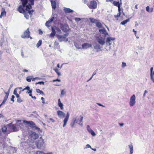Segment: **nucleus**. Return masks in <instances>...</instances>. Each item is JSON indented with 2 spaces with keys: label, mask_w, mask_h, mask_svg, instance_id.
<instances>
[{
  "label": "nucleus",
  "mask_w": 154,
  "mask_h": 154,
  "mask_svg": "<svg viewBox=\"0 0 154 154\" xmlns=\"http://www.w3.org/2000/svg\"><path fill=\"white\" fill-rule=\"evenodd\" d=\"M20 1L21 5L17 8V11L20 13L23 14L24 15V17L27 19H28L29 18V16L24 9L26 5H27L28 2V0H20Z\"/></svg>",
  "instance_id": "1"
},
{
  "label": "nucleus",
  "mask_w": 154,
  "mask_h": 154,
  "mask_svg": "<svg viewBox=\"0 0 154 154\" xmlns=\"http://www.w3.org/2000/svg\"><path fill=\"white\" fill-rule=\"evenodd\" d=\"M68 35L69 33H66L63 36L61 35H57L56 37L60 42H61L62 41L67 42L68 40V39L66 38V37Z\"/></svg>",
  "instance_id": "2"
},
{
  "label": "nucleus",
  "mask_w": 154,
  "mask_h": 154,
  "mask_svg": "<svg viewBox=\"0 0 154 154\" xmlns=\"http://www.w3.org/2000/svg\"><path fill=\"white\" fill-rule=\"evenodd\" d=\"M60 29L64 32L67 33V32L69 31L70 29L69 26L67 24L60 23Z\"/></svg>",
  "instance_id": "3"
},
{
  "label": "nucleus",
  "mask_w": 154,
  "mask_h": 154,
  "mask_svg": "<svg viewBox=\"0 0 154 154\" xmlns=\"http://www.w3.org/2000/svg\"><path fill=\"white\" fill-rule=\"evenodd\" d=\"M32 5L30 4H28L26 5V6H25L26 8L25 11L28 12L31 17L32 15V13L34 11V10L32 9L30 10L32 8Z\"/></svg>",
  "instance_id": "4"
},
{
  "label": "nucleus",
  "mask_w": 154,
  "mask_h": 154,
  "mask_svg": "<svg viewBox=\"0 0 154 154\" xmlns=\"http://www.w3.org/2000/svg\"><path fill=\"white\" fill-rule=\"evenodd\" d=\"M35 143L37 147L39 149H41L44 145V140L41 138H40Z\"/></svg>",
  "instance_id": "5"
},
{
  "label": "nucleus",
  "mask_w": 154,
  "mask_h": 154,
  "mask_svg": "<svg viewBox=\"0 0 154 154\" xmlns=\"http://www.w3.org/2000/svg\"><path fill=\"white\" fill-rule=\"evenodd\" d=\"M83 119V117L82 116H80V120H77L76 118H73L72 122L70 123V126L71 127L73 128L74 127L75 123L80 124L82 121Z\"/></svg>",
  "instance_id": "6"
},
{
  "label": "nucleus",
  "mask_w": 154,
  "mask_h": 154,
  "mask_svg": "<svg viewBox=\"0 0 154 154\" xmlns=\"http://www.w3.org/2000/svg\"><path fill=\"white\" fill-rule=\"evenodd\" d=\"M89 20L91 23H95L97 27L99 28L102 27V25L99 20L92 18H90Z\"/></svg>",
  "instance_id": "7"
},
{
  "label": "nucleus",
  "mask_w": 154,
  "mask_h": 154,
  "mask_svg": "<svg viewBox=\"0 0 154 154\" xmlns=\"http://www.w3.org/2000/svg\"><path fill=\"white\" fill-rule=\"evenodd\" d=\"M87 5L90 9H94L97 8V4L95 1H91L90 2L89 4Z\"/></svg>",
  "instance_id": "8"
},
{
  "label": "nucleus",
  "mask_w": 154,
  "mask_h": 154,
  "mask_svg": "<svg viewBox=\"0 0 154 154\" xmlns=\"http://www.w3.org/2000/svg\"><path fill=\"white\" fill-rule=\"evenodd\" d=\"M8 128L10 130V132H14L17 131L16 125L12 124L11 123L7 125Z\"/></svg>",
  "instance_id": "9"
},
{
  "label": "nucleus",
  "mask_w": 154,
  "mask_h": 154,
  "mask_svg": "<svg viewBox=\"0 0 154 154\" xmlns=\"http://www.w3.org/2000/svg\"><path fill=\"white\" fill-rule=\"evenodd\" d=\"M136 97L134 94H133L130 98L129 105L131 106H133L136 103Z\"/></svg>",
  "instance_id": "10"
},
{
  "label": "nucleus",
  "mask_w": 154,
  "mask_h": 154,
  "mask_svg": "<svg viewBox=\"0 0 154 154\" xmlns=\"http://www.w3.org/2000/svg\"><path fill=\"white\" fill-rule=\"evenodd\" d=\"M22 38H27L30 37V32L29 31V28H28L24 32L23 35L21 36Z\"/></svg>",
  "instance_id": "11"
},
{
  "label": "nucleus",
  "mask_w": 154,
  "mask_h": 154,
  "mask_svg": "<svg viewBox=\"0 0 154 154\" xmlns=\"http://www.w3.org/2000/svg\"><path fill=\"white\" fill-rule=\"evenodd\" d=\"M25 90H27L26 93L28 94L29 96H31L32 93V89H30L29 87V86H27L25 88H23L21 91H23Z\"/></svg>",
  "instance_id": "12"
},
{
  "label": "nucleus",
  "mask_w": 154,
  "mask_h": 154,
  "mask_svg": "<svg viewBox=\"0 0 154 154\" xmlns=\"http://www.w3.org/2000/svg\"><path fill=\"white\" fill-rule=\"evenodd\" d=\"M9 90H10V89H9L8 90V91L7 92H5V95L4 97V100H3V101H2V103L1 104H2H2L5 103L6 101V100L8 97V95H9Z\"/></svg>",
  "instance_id": "13"
},
{
  "label": "nucleus",
  "mask_w": 154,
  "mask_h": 154,
  "mask_svg": "<svg viewBox=\"0 0 154 154\" xmlns=\"http://www.w3.org/2000/svg\"><path fill=\"white\" fill-rule=\"evenodd\" d=\"M23 123H25L29 125L30 126L32 127H34L35 125V123L32 121H27L26 120H24L23 121Z\"/></svg>",
  "instance_id": "14"
},
{
  "label": "nucleus",
  "mask_w": 154,
  "mask_h": 154,
  "mask_svg": "<svg viewBox=\"0 0 154 154\" xmlns=\"http://www.w3.org/2000/svg\"><path fill=\"white\" fill-rule=\"evenodd\" d=\"M69 113H68L66 115V116L65 118L64 119L63 122V127H65L67 124V123L68 121L69 118Z\"/></svg>",
  "instance_id": "15"
},
{
  "label": "nucleus",
  "mask_w": 154,
  "mask_h": 154,
  "mask_svg": "<svg viewBox=\"0 0 154 154\" xmlns=\"http://www.w3.org/2000/svg\"><path fill=\"white\" fill-rule=\"evenodd\" d=\"M97 41H98V42L101 45H103L105 43V42L103 39L102 38V37H97Z\"/></svg>",
  "instance_id": "16"
},
{
  "label": "nucleus",
  "mask_w": 154,
  "mask_h": 154,
  "mask_svg": "<svg viewBox=\"0 0 154 154\" xmlns=\"http://www.w3.org/2000/svg\"><path fill=\"white\" fill-rule=\"evenodd\" d=\"M54 17H52L48 21L45 23V25L48 27H49L50 26V24L53 21Z\"/></svg>",
  "instance_id": "17"
},
{
  "label": "nucleus",
  "mask_w": 154,
  "mask_h": 154,
  "mask_svg": "<svg viewBox=\"0 0 154 154\" xmlns=\"http://www.w3.org/2000/svg\"><path fill=\"white\" fill-rule=\"evenodd\" d=\"M54 17H52L48 21L45 23V25L48 27H49L50 26V24L53 21Z\"/></svg>",
  "instance_id": "18"
},
{
  "label": "nucleus",
  "mask_w": 154,
  "mask_h": 154,
  "mask_svg": "<svg viewBox=\"0 0 154 154\" xmlns=\"http://www.w3.org/2000/svg\"><path fill=\"white\" fill-rule=\"evenodd\" d=\"M92 45L91 44L85 43L83 44L82 45V48L83 49H87L88 48L91 47Z\"/></svg>",
  "instance_id": "19"
},
{
  "label": "nucleus",
  "mask_w": 154,
  "mask_h": 154,
  "mask_svg": "<svg viewBox=\"0 0 154 154\" xmlns=\"http://www.w3.org/2000/svg\"><path fill=\"white\" fill-rule=\"evenodd\" d=\"M7 43V42H6L4 38H1L0 42V47H2L3 46L5 45Z\"/></svg>",
  "instance_id": "20"
},
{
  "label": "nucleus",
  "mask_w": 154,
  "mask_h": 154,
  "mask_svg": "<svg viewBox=\"0 0 154 154\" xmlns=\"http://www.w3.org/2000/svg\"><path fill=\"white\" fill-rule=\"evenodd\" d=\"M57 115L60 118L64 116L65 115L64 112L60 110H58L57 111Z\"/></svg>",
  "instance_id": "21"
},
{
  "label": "nucleus",
  "mask_w": 154,
  "mask_h": 154,
  "mask_svg": "<svg viewBox=\"0 0 154 154\" xmlns=\"http://www.w3.org/2000/svg\"><path fill=\"white\" fill-rule=\"evenodd\" d=\"M51 2L52 9H55L56 6V2L55 1H53L52 0H51Z\"/></svg>",
  "instance_id": "22"
},
{
  "label": "nucleus",
  "mask_w": 154,
  "mask_h": 154,
  "mask_svg": "<svg viewBox=\"0 0 154 154\" xmlns=\"http://www.w3.org/2000/svg\"><path fill=\"white\" fill-rule=\"evenodd\" d=\"M63 10L66 13H72L73 11V10L70 9L65 7L64 8Z\"/></svg>",
  "instance_id": "23"
},
{
  "label": "nucleus",
  "mask_w": 154,
  "mask_h": 154,
  "mask_svg": "<svg viewBox=\"0 0 154 154\" xmlns=\"http://www.w3.org/2000/svg\"><path fill=\"white\" fill-rule=\"evenodd\" d=\"M6 14V12L5 11V9L4 8H2L1 13L0 15V18H1L2 17L5 16Z\"/></svg>",
  "instance_id": "24"
},
{
  "label": "nucleus",
  "mask_w": 154,
  "mask_h": 154,
  "mask_svg": "<svg viewBox=\"0 0 154 154\" xmlns=\"http://www.w3.org/2000/svg\"><path fill=\"white\" fill-rule=\"evenodd\" d=\"M52 32L50 34V36L51 37H53L55 35L56 32L54 29L53 27H52L51 28Z\"/></svg>",
  "instance_id": "25"
},
{
  "label": "nucleus",
  "mask_w": 154,
  "mask_h": 154,
  "mask_svg": "<svg viewBox=\"0 0 154 154\" xmlns=\"http://www.w3.org/2000/svg\"><path fill=\"white\" fill-rule=\"evenodd\" d=\"M58 105L60 107L61 109L62 110L63 109V105L61 103L60 99H59L58 100Z\"/></svg>",
  "instance_id": "26"
},
{
  "label": "nucleus",
  "mask_w": 154,
  "mask_h": 154,
  "mask_svg": "<svg viewBox=\"0 0 154 154\" xmlns=\"http://www.w3.org/2000/svg\"><path fill=\"white\" fill-rule=\"evenodd\" d=\"M115 39V38H114L108 37L106 39V42L109 43V45H110L111 44V43H110V41L111 40H114Z\"/></svg>",
  "instance_id": "27"
},
{
  "label": "nucleus",
  "mask_w": 154,
  "mask_h": 154,
  "mask_svg": "<svg viewBox=\"0 0 154 154\" xmlns=\"http://www.w3.org/2000/svg\"><path fill=\"white\" fill-rule=\"evenodd\" d=\"M130 149V154H132L133 152V147L132 143H131L130 145H128Z\"/></svg>",
  "instance_id": "28"
},
{
  "label": "nucleus",
  "mask_w": 154,
  "mask_h": 154,
  "mask_svg": "<svg viewBox=\"0 0 154 154\" xmlns=\"http://www.w3.org/2000/svg\"><path fill=\"white\" fill-rule=\"evenodd\" d=\"M113 4L115 6L118 7L121 6V3L120 4L119 2H116L114 1L113 2Z\"/></svg>",
  "instance_id": "29"
},
{
  "label": "nucleus",
  "mask_w": 154,
  "mask_h": 154,
  "mask_svg": "<svg viewBox=\"0 0 154 154\" xmlns=\"http://www.w3.org/2000/svg\"><path fill=\"white\" fill-rule=\"evenodd\" d=\"M2 132L5 134L7 131V128L5 125H3L2 127Z\"/></svg>",
  "instance_id": "30"
},
{
  "label": "nucleus",
  "mask_w": 154,
  "mask_h": 154,
  "mask_svg": "<svg viewBox=\"0 0 154 154\" xmlns=\"http://www.w3.org/2000/svg\"><path fill=\"white\" fill-rule=\"evenodd\" d=\"M36 154H53L52 152L45 153L42 151H38L36 152Z\"/></svg>",
  "instance_id": "31"
},
{
  "label": "nucleus",
  "mask_w": 154,
  "mask_h": 154,
  "mask_svg": "<svg viewBox=\"0 0 154 154\" xmlns=\"http://www.w3.org/2000/svg\"><path fill=\"white\" fill-rule=\"evenodd\" d=\"M88 127H89V126L88 125L87 126V128L88 130V131L93 136H94L95 135V134L94 132L91 129H88Z\"/></svg>",
  "instance_id": "32"
},
{
  "label": "nucleus",
  "mask_w": 154,
  "mask_h": 154,
  "mask_svg": "<svg viewBox=\"0 0 154 154\" xmlns=\"http://www.w3.org/2000/svg\"><path fill=\"white\" fill-rule=\"evenodd\" d=\"M146 10L149 12H152L153 10V8H151L149 9V7L147 6L146 8Z\"/></svg>",
  "instance_id": "33"
},
{
  "label": "nucleus",
  "mask_w": 154,
  "mask_h": 154,
  "mask_svg": "<svg viewBox=\"0 0 154 154\" xmlns=\"http://www.w3.org/2000/svg\"><path fill=\"white\" fill-rule=\"evenodd\" d=\"M32 79L33 78H32V76H28L26 78V81L29 82H30L31 80H32Z\"/></svg>",
  "instance_id": "34"
},
{
  "label": "nucleus",
  "mask_w": 154,
  "mask_h": 154,
  "mask_svg": "<svg viewBox=\"0 0 154 154\" xmlns=\"http://www.w3.org/2000/svg\"><path fill=\"white\" fill-rule=\"evenodd\" d=\"M129 20H130L129 19H126L122 22L121 23V24L122 25H124L126 23L128 22H129Z\"/></svg>",
  "instance_id": "35"
},
{
  "label": "nucleus",
  "mask_w": 154,
  "mask_h": 154,
  "mask_svg": "<svg viewBox=\"0 0 154 154\" xmlns=\"http://www.w3.org/2000/svg\"><path fill=\"white\" fill-rule=\"evenodd\" d=\"M36 92L37 93H39L40 94H41L42 95H44V93L43 92V91H41V90H40L39 89H36Z\"/></svg>",
  "instance_id": "36"
},
{
  "label": "nucleus",
  "mask_w": 154,
  "mask_h": 154,
  "mask_svg": "<svg viewBox=\"0 0 154 154\" xmlns=\"http://www.w3.org/2000/svg\"><path fill=\"white\" fill-rule=\"evenodd\" d=\"M99 32L102 34H105V33L106 32V31L105 29H100L99 30Z\"/></svg>",
  "instance_id": "37"
},
{
  "label": "nucleus",
  "mask_w": 154,
  "mask_h": 154,
  "mask_svg": "<svg viewBox=\"0 0 154 154\" xmlns=\"http://www.w3.org/2000/svg\"><path fill=\"white\" fill-rule=\"evenodd\" d=\"M55 29L56 31V32H57V33H58L59 34H61L62 33L61 31L60 30V29L58 27H55Z\"/></svg>",
  "instance_id": "38"
},
{
  "label": "nucleus",
  "mask_w": 154,
  "mask_h": 154,
  "mask_svg": "<svg viewBox=\"0 0 154 154\" xmlns=\"http://www.w3.org/2000/svg\"><path fill=\"white\" fill-rule=\"evenodd\" d=\"M121 15V12H119L116 15H114V17L117 20H118V17H120Z\"/></svg>",
  "instance_id": "39"
},
{
  "label": "nucleus",
  "mask_w": 154,
  "mask_h": 154,
  "mask_svg": "<svg viewBox=\"0 0 154 154\" xmlns=\"http://www.w3.org/2000/svg\"><path fill=\"white\" fill-rule=\"evenodd\" d=\"M54 70L57 73L58 76H59L61 74L59 72V70L57 69H54Z\"/></svg>",
  "instance_id": "40"
},
{
  "label": "nucleus",
  "mask_w": 154,
  "mask_h": 154,
  "mask_svg": "<svg viewBox=\"0 0 154 154\" xmlns=\"http://www.w3.org/2000/svg\"><path fill=\"white\" fill-rule=\"evenodd\" d=\"M42 44V41L41 40H39L36 44V46L37 48H38Z\"/></svg>",
  "instance_id": "41"
},
{
  "label": "nucleus",
  "mask_w": 154,
  "mask_h": 154,
  "mask_svg": "<svg viewBox=\"0 0 154 154\" xmlns=\"http://www.w3.org/2000/svg\"><path fill=\"white\" fill-rule=\"evenodd\" d=\"M75 47L78 49H80L81 48L80 44H79L75 43Z\"/></svg>",
  "instance_id": "42"
},
{
  "label": "nucleus",
  "mask_w": 154,
  "mask_h": 154,
  "mask_svg": "<svg viewBox=\"0 0 154 154\" xmlns=\"http://www.w3.org/2000/svg\"><path fill=\"white\" fill-rule=\"evenodd\" d=\"M17 102L18 103H20L23 102V100L20 97L17 98Z\"/></svg>",
  "instance_id": "43"
},
{
  "label": "nucleus",
  "mask_w": 154,
  "mask_h": 154,
  "mask_svg": "<svg viewBox=\"0 0 154 154\" xmlns=\"http://www.w3.org/2000/svg\"><path fill=\"white\" fill-rule=\"evenodd\" d=\"M45 83L44 82H36L35 84V85H37V84H40V85H44Z\"/></svg>",
  "instance_id": "44"
},
{
  "label": "nucleus",
  "mask_w": 154,
  "mask_h": 154,
  "mask_svg": "<svg viewBox=\"0 0 154 154\" xmlns=\"http://www.w3.org/2000/svg\"><path fill=\"white\" fill-rule=\"evenodd\" d=\"M154 74V72H153V74H150V76H151V79L153 82H154V79L153 77V76Z\"/></svg>",
  "instance_id": "45"
},
{
  "label": "nucleus",
  "mask_w": 154,
  "mask_h": 154,
  "mask_svg": "<svg viewBox=\"0 0 154 154\" xmlns=\"http://www.w3.org/2000/svg\"><path fill=\"white\" fill-rule=\"evenodd\" d=\"M96 72H94L93 74H92V76L90 78V79L88 80V81H89V80H91L92 78L93 77V76L94 75H96Z\"/></svg>",
  "instance_id": "46"
},
{
  "label": "nucleus",
  "mask_w": 154,
  "mask_h": 154,
  "mask_svg": "<svg viewBox=\"0 0 154 154\" xmlns=\"http://www.w3.org/2000/svg\"><path fill=\"white\" fill-rule=\"evenodd\" d=\"M17 88H15L13 94L14 95H16V94H17Z\"/></svg>",
  "instance_id": "47"
},
{
  "label": "nucleus",
  "mask_w": 154,
  "mask_h": 154,
  "mask_svg": "<svg viewBox=\"0 0 154 154\" xmlns=\"http://www.w3.org/2000/svg\"><path fill=\"white\" fill-rule=\"evenodd\" d=\"M15 98V97L14 95H13L11 96V101H12L13 102H14V99Z\"/></svg>",
  "instance_id": "48"
},
{
  "label": "nucleus",
  "mask_w": 154,
  "mask_h": 154,
  "mask_svg": "<svg viewBox=\"0 0 154 154\" xmlns=\"http://www.w3.org/2000/svg\"><path fill=\"white\" fill-rule=\"evenodd\" d=\"M122 67H124L126 66V64L124 62H122Z\"/></svg>",
  "instance_id": "49"
},
{
  "label": "nucleus",
  "mask_w": 154,
  "mask_h": 154,
  "mask_svg": "<svg viewBox=\"0 0 154 154\" xmlns=\"http://www.w3.org/2000/svg\"><path fill=\"white\" fill-rule=\"evenodd\" d=\"M81 19L79 18L76 17L75 19V20L76 21H79L81 20Z\"/></svg>",
  "instance_id": "50"
},
{
  "label": "nucleus",
  "mask_w": 154,
  "mask_h": 154,
  "mask_svg": "<svg viewBox=\"0 0 154 154\" xmlns=\"http://www.w3.org/2000/svg\"><path fill=\"white\" fill-rule=\"evenodd\" d=\"M49 119L52 122H55V120L52 118H49Z\"/></svg>",
  "instance_id": "51"
},
{
  "label": "nucleus",
  "mask_w": 154,
  "mask_h": 154,
  "mask_svg": "<svg viewBox=\"0 0 154 154\" xmlns=\"http://www.w3.org/2000/svg\"><path fill=\"white\" fill-rule=\"evenodd\" d=\"M61 94L62 95H63L65 94V93L63 90H62L61 91Z\"/></svg>",
  "instance_id": "52"
},
{
  "label": "nucleus",
  "mask_w": 154,
  "mask_h": 154,
  "mask_svg": "<svg viewBox=\"0 0 154 154\" xmlns=\"http://www.w3.org/2000/svg\"><path fill=\"white\" fill-rule=\"evenodd\" d=\"M53 82H56V81H58L59 82H60V80L59 79H57L53 80Z\"/></svg>",
  "instance_id": "53"
},
{
  "label": "nucleus",
  "mask_w": 154,
  "mask_h": 154,
  "mask_svg": "<svg viewBox=\"0 0 154 154\" xmlns=\"http://www.w3.org/2000/svg\"><path fill=\"white\" fill-rule=\"evenodd\" d=\"M41 100L42 101V103H45V99L44 97H42L41 98Z\"/></svg>",
  "instance_id": "54"
},
{
  "label": "nucleus",
  "mask_w": 154,
  "mask_h": 154,
  "mask_svg": "<svg viewBox=\"0 0 154 154\" xmlns=\"http://www.w3.org/2000/svg\"><path fill=\"white\" fill-rule=\"evenodd\" d=\"M39 79L38 77H35V78H33L32 79V81H34L36 79Z\"/></svg>",
  "instance_id": "55"
},
{
  "label": "nucleus",
  "mask_w": 154,
  "mask_h": 154,
  "mask_svg": "<svg viewBox=\"0 0 154 154\" xmlns=\"http://www.w3.org/2000/svg\"><path fill=\"white\" fill-rule=\"evenodd\" d=\"M39 34L40 35H42L43 33L42 32L41 30V29H39Z\"/></svg>",
  "instance_id": "56"
},
{
  "label": "nucleus",
  "mask_w": 154,
  "mask_h": 154,
  "mask_svg": "<svg viewBox=\"0 0 154 154\" xmlns=\"http://www.w3.org/2000/svg\"><path fill=\"white\" fill-rule=\"evenodd\" d=\"M121 6L118 7V12H121V9H120Z\"/></svg>",
  "instance_id": "57"
},
{
  "label": "nucleus",
  "mask_w": 154,
  "mask_h": 154,
  "mask_svg": "<svg viewBox=\"0 0 154 154\" xmlns=\"http://www.w3.org/2000/svg\"><path fill=\"white\" fill-rule=\"evenodd\" d=\"M133 31L134 32V34L135 36H136L137 32L136 31H135L134 29L133 30Z\"/></svg>",
  "instance_id": "58"
},
{
  "label": "nucleus",
  "mask_w": 154,
  "mask_h": 154,
  "mask_svg": "<svg viewBox=\"0 0 154 154\" xmlns=\"http://www.w3.org/2000/svg\"><path fill=\"white\" fill-rule=\"evenodd\" d=\"M152 70H153V68L151 67L150 69V71H151L150 74H153V73H152Z\"/></svg>",
  "instance_id": "59"
},
{
  "label": "nucleus",
  "mask_w": 154,
  "mask_h": 154,
  "mask_svg": "<svg viewBox=\"0 0 154 154\" xmlns=\"http://www.w3.org/2000/svg\"><path fill=\"white\" fill-rule=\"evenodd\" d=\"M15 95H16V97L17 98L20 97V95L18 94Z\"/></svg>",
  "instance_id": "60"
},
{
  "label": "nucleus",
  "mask_w": 154,
  "mask_h": 154,
  "mask_svg": "<svg viewBox=\"0 0 154 154\" xmlns=\"http://www.w3.org/2000/svg\"><path fill=\"white\" fill-rule=\"evenodd\" d=\"M30 96L32 98L34 99H35L36 98L35 97V96H32V94H31V96Z\"/></svg>",
  "instance_id": "61"
},
{
  "label": "nucleus",
  "mask_w": 154,
  "mask_h": 154,
  "mask_svg": "<svg viewBox=\"0 0 154 154\" xmlns=\"http://www.w3.org/2000/svg\"><path fill=\"white\" fill-rule=\"evenodd\" d=\"M86 146H87V148H91V146L89 144H87L86 145Z\"/></svg>",
  "instance_id": "62"
},
{
  "label": "nucleus",
  "mask_w": 154,
  "mask_h": 154,
  "mask_svg": "<svg viewBox=\"0 0 154 154\" xmlns=\"http://www.w3.org/2000/svg\"><path fill=\"white\" fill-rule=\"evenodd\" d=\"M97 104L99 106H103L104 107V106H103V105H102L100 103H97Z\"/></svg>",
  "instance_id": "63"
},
{
  "label": "nucleus",
  "mask_w": 154,
  "mask_h": 154,
  "mask_svg": "<svg viewBox=\"0 0 154 154\" xmlns=\"http://www.w3.org/2000/svg\"><path fill=\"white\" fill-rule=\"evenodd\" d=\"M23 72H27L28 71V70H26V69H24L23 70Z\"/></svg>",
  "instance_id": "64"
}]
</instances>
